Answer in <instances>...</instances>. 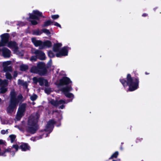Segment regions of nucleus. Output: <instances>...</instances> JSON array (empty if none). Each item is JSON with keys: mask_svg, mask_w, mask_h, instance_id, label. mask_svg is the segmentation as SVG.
<instances>
[{"mask_svg": "<svg viewBox=\"0 0 161 161\" xmlns=\"http://www.w3.org/2000/svg\"><path fill=\"white\" fill-rule=\"evenodd\" d=\"M37 98V96L36 94H33L30 97V98L32 101L35 100Z\"/></svg>", "mask_w": 161, "mask_h": 161, "instance_id": "obj_29", "label": "nucleus"}, {"mask_svg": "<svg viewBox=\"0 0 161 161\" xmlns=\"http://www.w3.org/2000/svg\"><path fill=\"white\" fill-rule=\"evenodd\" d=\"M42 138V136H40L39 137H32L31 139V141H36V140H39L40 139H41Z\"/></svg>", "mask_w": 161, "mask_h": 161, "instance_id": "obj_26", "label": "nucleus"}, {"mask_svg": "<svg viewBox=\"0 0 161 161\" xmlns=\"http://www.w3.org/2000/svg\"><path fill=\"white\" fill-rule=\"evenodd\" d=\"M39 118L38 113L31 115L29 118L26 128L27 131L32 134L34 133L37 130L36 123Z\"/></svg>", "mask_w": 161, "mask_h": 161, "instance_id": "obj_3", "label": "nucleus"}, {"mask_svg": "<svg viewBox=\"0 0 161 161\" xmlns=\"http://www.w3.org/2000/svg\"><path fill=\"white\" fill-rule=\"evenodd\" d=\"M52 91V90L49 87L46 88L45 89V92L48 94H50Z\"/></svg>", "mask_w": 161, "mask_h": 161, "instance_id": "obj_21", "label": "nucleus"}, {"mask_svg": "<svg viewBox=\"0 0 161 161\" xmlns=\"http://www.w3.org/2000/svg\"><path fill=\"white\" fill-rule=\"evenodd\" d=\"M71 82V81L69 78L67 77H64L60 80L59 85L62 86L67 85Z\"/></svg>", "mask_w": 161, "mask_h": 161, "instance_id": "obj_16", "label": "nucleus"}, {"mask_svg": "<svg viewBox=\"0 0 161 161\" xmlns=\"http://www.w3.org/2000/svg\"><path fill=\"white\" fill-rule=\"evenodd\" d=\"M42 31L43 33H45L48 36L49 35L51 34L49 30L47 29H43Z\"/></svg>", "mask_w": 161, "mask_h": 161, "instance_id": "obj_25", "label": "nucleus"}, {"mask_svg": "<svg viewBox=\"0 0 161 161\" xmlns=\"http://www.w3.org/2000/svg\"><path fill=\"white\" fill-rule=\"evenodd\" d=\"M9 137L10 139L11 142H13L15 140L16 136L14 135H12L9 136Z\"/></svg>", "mask_w": 161, "mask_h": 161, "instance_id": "obj_22", "label": "nucleus"}, {"mask_svg": "<svg viewBox=\"0 0 161 161\" xmlns=\"http://www.w3.org/2000/svg\"><path fill=\"white\" fill-rule=\"evenodd\" d=\"M55 26H57L58 27L60 28H61V25L58 23L57 22H55L53 24Z\"/></svg>", "mask_w": 161, "mask_h": 161, "instance_id": "obj_34", "label": "nucleus"}, {"mask_svg": "<svg viewBox=\"0 0 161 161\" xmlns=\"http://www.w3.org/2000/svg\"><path fill=\"white\" fill-rule=\"evenodd\" d=\"M18 84L19 85L23 86L25 88H27L28 85L27 82H24L23 80H19L18 81Z\"/></svg>", "mask_w": 161, "mask_h": 161, "instance_id": "obj_19", "label": "nucleus"}, {"mask_svg": "<svg viewBox=\"0 0 161 161\" xmlns=\"http://www.w3.org/2000/svg\"><path fill=\"white\" fill-rule=\"evenodd\" d=\"M15 127H17L21 131H23V128L22 127H20L19 126L17 125L15 126Z\"/></svg>", "mask_w": 161, "mask_h": 161, "instance_id": "obj_35", "label": "nucleus"}, {"mask_svg": "<svg viewBox=\"0 0 161 161\" xmlns=\"http://www.w3.org/2000/svg\"><path fill=\"white\" fill-rule=\"evenodd\" d=\"M8 85V81L7 80H2L0 79V87H1V93H4L7 91V89L4 87Z\"/></svg>", "mask_w": 161, "mask_h": 161, "instance_id": "obj_15", "label": "nucleus"}, {"mask_svg": "<svg viewBox=\"0 0 161 161\" xmlns=\"http://www.w3.org/2000/svg\"><path fill=\"white\" fill-rule=\"evenodd\" d=\"M1 122L2 124H11L12 122H10L8 121L7 120H6L5 119H1Z\"/></svg>", "mask_w": 161, "mask_h": 161, "instance_id": "obj_24", "label": "nucleus"}, {"mask_svg": "<svg viewBox=\"0 0 161 161\" xmlns=\"http://www.w3.org/2000/svg\"><path fill=\"white\" fill-rule=\"evenodd\" d=\"M1 50L3 55L4 57L9 58L10 57L11 52L6 47H3Z\"/></svg>", "mask_w": 161, "mask_h": 161, "instance_id": "obj_17", "label": "nucleus"}, {"mask_svg": "<svg viewBox=\"0 0 161 161\" xmlns=\"http://www.w3.org/2000/svg\"><path fill=\"white\" fill-rule=\"evenodd\" d=\"M28 69L27 65L22 64L20 66V69L22 71H25Z\"/></svg>", "mask_w": 161, "mask_h": 161, "instance_id": "obj_20", "label": "nucleus"}, {"mask_svg": "<svg viewBox=\"0 0 161 161\" xmlns=\"http://www.w3.org/2000/svg\"><path fill=\"white\" fill-rule=\"evenodd\" d=\"M55 121L53 120H50L47 123L45 129L44 130L45 133L43 135H45V137L48 136V134H49L52 130L54 127V124H55Z\"/></svg>", "mask_w": 161, "mask_h": 161, "instance_id": "obj_9", "label": "nucleus"}, {"mask_svg": "<svg viewBox=\"0 0 161 161\" xmlns=\"http://www.w3.org/2000/svg\"><path fill=\"white\" fill-rule=\"evenodd\" d=\"M72 89V88L71 86H67L62 88L61 90L66 97L70 98H72V100L74 98V95L73 94L69 92L71 91Z\"/></svg>", "mask_w": 161, "mask_h": 161, "instance_id": "obj_13", "label": "nucleus"}, {"mask_svg": "<svg viewBox=\"0 0 161 161\" xmlns=\"http://www.w3.org/2000/svg\"><path fill=\"white\" fill-rule=\"evenodd\" d=\"M32 53L36 54V56L41 60H44L45 59V54L42 51L33 49L31 50Z\"/></svg>", "mask_w": 161, "mask_h": 161, "instance_id": "obj_14", "label": "nucleus"}, {"mask_svg": "<svg viewBox=\"0 0 161 161\" xmlns=\"http://www.w3.org/2000/svg\"><path fill=\"white\" fill-rule=\"evenodd\" d=\"M1 98H0V103L1 102Z\"/></svg>", "mask_w": 161, "mask_h": 161, "instance_id": "obj_41", "label": "nucleus"}, {"mask_svg": "<svg viewBox=\"0 0 161 161\" xmlns=\"http://www.w3.org/2000/svg\"><path fill=\"white\" fill-rule=\"evenodd\" d=\"M34 103H33V104H34Z\"/></svg>", "mask_w": 161, "mask_h": 161, "instance_id": "obj_42", "label": "nucleus"}, {"mask_svg": "<svg viewBox=\"0 0 161 161\" xmlns=\"http://www.w3.org/2000/svg\"><path fill=\"white\" fill-rule=\"evenodd\" d=\"M48 55L50 58H52L54 56L55 54L52 51H49L48 53Z\"/></svg>", "mask_w": 161, "mask_h": 161, "instance_id": "obj_30", "label": "nucleus"}, {"mask_svg": "<svg viewBox=\"0 0 161 161\" xmlns=\"http://www.w3.org/2000/svg\"><path fill=\"white\" fill-rule=\"evenodd\" d=\"M37 57L36 56H32L30 60L32 61H36Z\"/></svg>", "mask_w": 161, "mask_h": 161, "instance_id": "obj_31", "label": "nucleus"}, {"mask_svg": "<svg viewBox=\"0 0 161 161\" xmlns=\"http://www.w3.org/2000/svg\"><path fill=\"white\" fill-rule=\"evenodd\" d=\"M51 17L52 19H56L58 18L59 17V16L57 14L54 15H52Z\"/></svg>", "mask_w": 161, "mask_h": 161, "instance_id": "obj_32", "label": "nucleus"}, {"mask_svg": "<svg viewBox=\"0 0 161 161\" xmlns=\"http://www.w3.org/2000/svg\"><path fill=\"white\" fill-rule=\"evenodd\" d=\"M31 72L35 73H38L40 75L45 74L47 72L45 64L43 62L39 63L37 65V67L33 66L31 69Z\"/></svg>", "mask_w": 161, "mask_h": 161, "instance_id": "obj_5", "label": "nucleus"}, {"mask_svg": "<svg viewBox=\"0 0 161 161\" xmlns=\"http://www.w3.org/2000/svg\"><path fill=\"white\" fill-rule=\"evenodd\" d=\"M53 22L50 20L47 21L44 23L43 26L46 27L49 26Z\"/></svg>", "mask_w": 161, "mask_h": 161, "instance_id": "obj_23", "label": "nucleus"}, {"mask_svg": "<svg viewBox=\"0 0 161 161\" xmlns=\"http://www.w3.org/2000/svg\"><path fill=\"white\" fill-rule=\"evenodd\" d=\"M120 81L124 87L127 85L129 86V90L134 91L137 89L138 87L139 80L136 78H132L130 75L128 74L127 76V81L124 79H120Z\"/></svg>", "mask_w": 161, "mask_h": 161, "instance_id": "obj_2", "label": "nucleus"}, {"mask_svg": "<svg viewBox=\"0 0 161 161\" xmlns=\"http://www.w3.org/2000/svg\"><path fill=\"white\" fill-rule=\"evenodd\" d=\"M20 148L22 151H26L30 149V146L26 143H23L20 146Z\"/></svg>", "mask_w": 161, "mask_h": 161, "instance_id": "obj_18", "label": "nucleus"}, {"mask_svg": "<svg viewBox=\"0 0 161 161\" xmlns=\"http://www.w3.org/2000/svg\"><path fill=\"white\" fill-rule=\"evenodd\" d=\"M40 17H43L42 13L38 10H34L32 13L30 14V19H32L30 20L31 24L33 25L37 24L38 22L36 20H39Z\"/></svg>", "mask_w": 161, "mask_h": 161, "instance_id": "obj_7", "label": "nucleus"}, {"mask_svg": "<svg viewBox=\"0 0 161 161\" xmlns=\"http://www.w3.org/2000/svg\"><path fill=\"white\" fill-rule=\"evenodd\" d=\"M119 154V153L118 152H116L115 153H114L111 156V157L109 158V159H112L114 158H116Z\"/></svg>", "mask_w": 161, "mask_h": 161, "instance_id": "obj_27", "label": "nucleus"}, {"mask_svg": "<svg viewBox=\"0 0 161 161\" xmlns=\"http://www.w3.org/2000/svg\"><path fill=\"white\" fill-rule=\"evenodd\" d=\"M7 132H8V131L7 130H3L1 131V133L2 134H5V133H7Z\"/></svg>", "mask_w": 161, "mask_h": 161, "instance_id": "obj_36", "label": "nucleus"}, {"mask_svg": "<svg viewBox=\"0 0 161 161\" xmlns=\"http://www.w3.org/2000/svg\"><path fill=\"white\" fill-rule=\"evenodd\" d=\"M52 60L51 59H50V60L49 61L48 63H47V68H48L50 67H51V66L52 65Z\"/></svg>", "mask_w": 161, "mask_h": 161, "instance_id": "obj_33", "label": "nucleus"}, {"mask_svg": "<svg viewBox=\"0 0 161 161\" xmlns=\"http://www.w3.org/2000/svg\"><path fill=\"white\" fill-rule=\"evenodd\" d=\"M32 41L36 47H39L40 49H43L45 47H49L51 46V42L49 41H46L42 42L40 40H36L35 38H32Z\"/></svg>", "mask_w": 161, "mask_h": 161, "instance_id": "obj_6", "label": "nucleus"}, {"mask_svg": "<svg viewBox=\"0 0 161 161\" xmlns=\"http://www.w3.org/2000/svg\"><path fill=\"white\" fill-rule=\"evenodd\" d=\"M146 74H147V73H146Z\"/></svg>", "mask_w": 161, "mask_h": 161, "instance_id": "obj_43", "label": "nucleus"}, {"mask_svg": "<svg viewBox=\"0 0 161 161\" xmlns=\"http://www.w3.org/2000/svg\"><path fill=\"white\" fill-rule=\"evenodd\" d=\"M146 74H147V73H146Z\"/></svg>", "mask_w": 161, "mask_h": 161, "instance_id": "obj_44", "label": "nucleus"}, {"mask_svg": "<svg viewBox=\"0 0 161 161\" xmlns=\"http://www.w3.org/2000/svg\"><path fill=\"white\" fill-rule=\"evenodd\" d=\"M17 75H18L17 72V71H15L14 73V78L16 77L17 76Z\"/></svg>", "mask_w": 161, "mask_h": 161, "instance_id": "obj_38", "label": "nucleus"}, {"mask_svg": "<svg viewBox=\"0 0 161 161\" xmlns=\"http://www.w3.org/2000/svg\"><path fill=\"white\" fill-rule=\"evenodd\" d=\"M147 15V14H143L142 16L143 17H145Z\"/></svg>", "mask_w": 161, "mask_h": 161, "instance_id": "obj_39", "label": "nucleus"}, {"mask_svg": "<svg viewBox=\"0 0 161 161\" xmlns=\"http://www.w3.org/2000/svg\"><path fill=\"white\" fill-rule=\"evenodd\" d=\"M32 80L34 83L36 84L37 82H39V85L41 86L45 85L47 86L49 85L48 81L43 78L34 77Z\"/></svg>", "mask_w": 161, "mask_h": 161, "instance_id": "obj_11", "label": "nucleus"}, {"mask_svg": "<svg viewBox=\"0 0 161 161\" xmlns=\"http://www.w3.org/2000/svg\"><path fill=\"white\" fill-rule=\"evenodd\" d=\"M11 62L10 61H7L3 62V70L7 72L6 74V77L7 79H10L12 77L11 74L8 73V71H10L12 70V68L10 66H8V65L11 64Z\"/></svg>", "mask_w": 161, "mask_h": 161, "instance_id": "obj_8", "label": "nucleus"}, {"mask_svg": "<svg viewBox=\"0 0 161 161\" xmlns=\"http://www.w3.org/2000/svg\"><path fill=\"white\" fill-rule=\"evenodd\" d=\"M49 101V102L53 106L56 107L59 106V108L61 109L64 108V104L66 103V102L63 100H60L58 102L53 99H51Z\"/></svg>", "mask_w": 161, "mask_h": 161, "instance_id": "obj_12", "label": "nucleus"}, {"mask_svg": "<svg viewBox=\"0 0 161 161\" xmlns=\"http://www.w3.org/2000/svg\"><path fill=\"white\" fill-rule=\"evenodd\" d=\"M119 161V159H118L117 160H112V161Z\"/></svg>", "mask_w": 161, "mask_h": 161, "instance_id": "obj_40", "label": "nucleus"}, {"mask_svg": "<svg viewBox=\"0 0 161 161\" xmlns=\"http://www.w3.org/2000/svg\"><path fill=\"white\" fill-rule=\"evenodd\" d=\"M42 32L40 31L39 30H37L36 31H33V33L34 34L36 35H39L42 34Z\"/></svg>", "mask_w": 161, "mask_h": 161, "instance_id": "obj_28", "label": "nucleus"}, {"mask_svg": "<svg viewBox=\"0 0 161 161\" xmlns=\"http://www.w3.org/2000/svg\"><path fill=\"white\" fill-rule=\"evenodd\" d=\"M16 93L14 90H12L10 92V102L7 111L8 113L11 114L14 110H16L19 103L23 101V97L20 94L16 97Z\"/></svg>", "mask_w": 161, "mask_h": 161, "instance_id": "obj_1", "label": "nucleus"}, {"mask_svg": "<svg viewBox=\"0 0 161 161\" xmlns=\"http://www.w3.org/2000/svg\"><path fill=\"white\" fill-rule=\"evenodd\" d=\"M62 46V44L61 43H57L54 45L53 51L56 53V55L57 57H61L68 55L69 48L65 47L60 49V47Z\"/></svg>", "mask_w": 161, "mask_h": 161, "instance_id": "obj_4", "label": "nucleus"}, {"mask_svg": "<svg viewBox=\"0 0 161 161\" xmlns=\"http://www.w3.org/2000/svg\"><path fill=\"white\" fill-rule=\"evenodd\" d=\"M5 143V142L3 140H2L0 139V145L4 144Z\"/></svg>", "mask_w": 161, "mask_h": 161, "instance_id": "obj_37", "label": "nucleus"}, {"mask_svg": "<svg viewBox=\"0 0 161 161\" xmlns=\"http://www.w3.org/2000/svg\"><path fill=\"white\" fill-rule=\"evenodd\" d=\"M26 107V105L25 104H21L19 106L15 119V121L19 120L24 115Z\"/></svg>", "mask_w": 161, "mask_h": 161, "instance_id": "obj_10", "label": "nucleus"}]
</instances>
